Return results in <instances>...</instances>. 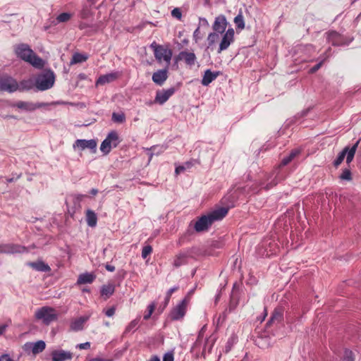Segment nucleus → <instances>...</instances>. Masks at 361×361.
I'll return each instance as SVG.
<instances>
[{"instance_id": "obj_1", "label": "nucleus", "mask_w": 361, "mask_h": 361, "mask_svg": "<svg viewBox=\"0 0 361 361\" xmlns=\"http://www.w3.org/2000/svg\"><path fill=\"white\" fill-rule=\"evenodd\" d=\"M228 208L219 207L207 214L202 216L195 224L194 229L200 233L206 231L216 221L224 219L228 214Z\"/></svg>"}, {"instance_id": "obj_2", "label": "nucleus", "mask_w": 361, "mask_h": 361, "mask_svg": "<svg viewBox=\"0 0 361 361\" xmlns=\"http://www.w3.org/2000/svg\"><path fill=\"white\" fill-rule=\"evenodd\" d=\"M14 51L18 58L28 62L34 67H43V60L34 53L28 44L24 43L17 44L14 47Z\"/></svg>"}, {"instance_id": "obj_3", "label": "nucleus", "mask_w": 361, "mask_h": 361, "mask_svg": "<svg viewBox=\"0 0 361 361\" xmlns=\"http://www.w3.org/2000/svg\"><path fill=\"white\" fill-rule=\"evenodd\" d=\"M55 75L52 71L46 70L35 78V86L38 90L44 91L51 88L54 84Z\"/></svg>"}, {"instance_id": "obj_4", "label": "nucleus", "mask_w": 361, "mask_h": 361, "mask_svg": "<svg viewBox=\"0 0 361 361\" xmlns=\"http://www.w3.org/2000/svg\"><path fill=\"white\" fill-rule=\"evenodd\" d=\"M35 317L37 320L42 321L44 324L49 325L58 319V314L54 308L44 306L36 310Z\"/></svg>"}, {"instance_id": "obj_5", "label": "nucleus", "mask_w": 361, "mask_h": 361, "mask_svg": "<svg viewBox=\"0 0 361 361\" xmlns=\"http://www.w3.org/2000/svg\"><path fill=\"white\" fill-rule=\"evenodd\" d=\"M359 143L360 140H357L351 147L348 146L344 147L334 161V166L337 168L343 162L345 156L346 163L349 164L353 160Z\"/></svg>"}, {"instance_id": "obj_6", "label": "nucleus", "mask_w": 361, "mask_h": 361, "mask_svg": "<svg viewBox=\"0 0 361 361\" xmlns=\"http://www.w3.org/2000/svg\"><path fill=\"white\" fill-rule=\"evenodd\" d=\"M18 90V83L13 78L5 75L0 77V91L14 92Z\"/></svg>"}, {"instance_id": "obj_7", "label": "nucleus", "mask_w": 361, "mask_h": 361, "mask_svg": "<svg viewBox=\"0 0 361 361\" xmlns=\"http://www.w3.org/2000/svg\"><path fill=\"white\" fill-rule=\"evenodd\" d=\"M326 40L334 47L348 45L350 41L343 35L335 30H331L326 33Z\"/></svg>"}, {"instance_id": "obj_8", "label": "nucleus", "mask_w": 361, "mask_h": 361, "mask_svg": "<svg viewBox=\"0 0 361 361\" xmlns=\"http://www.w3.org/2000/svg\"><path fill=\"white\" fill-rule=\"evenodd\" d=\"M152 44L151 47H154V52L155 58L161 61V60L165 61L169 63L172 57V51L170 49H165L161 45Z\"/></svg>"}, {"instance_id": "obj_9", "label": "nucleus", "mask_w": 361, "mask_h": 361, "mask_svg": "<svg viewBox=\"0 0 361 361\" xmlns=\"http://www.w3.org/2000/svg\"><path fill=\"white\" fill-rule=\"evenodd\" d=\"M187 305L188 300L184 298L171 311L169 314L171 319L175 321L182 319L185 314Z\"/></svg>"}, {"instance_id": "obj_10", "label": "nucleus", "mask_w": 361, "mask_h": 361, "mask_svg": "<svg viewBox=\"0 0 361 361\" xmlns=\"http://www.w3.org/2000/svg\"><path fill=\"white\" fill-rule=\"evenodd\" d=\"M176 92V88L171 87L167 90H161L157 91L156 97L153 103L159 104L160 105L164 104ZM152 102H150L149 104H152Z\"/></svg>"}, {"instance_id": "obj_11", "label": "nucleus", "mask_w": 361, "mask_h": 361, "mask_svg": "<svg viewBox=\"0 0 361 361\" xmlns=\"http://www.w3.org/2000/svg\"><path fill=\"white\" fill-rule=\"evenodd\" d=\"M97 142L95 140H83L78 139L73 144V148L75 149L78 147L80 150H84L85 149H89L92 153H95L97 152Z\"/></svg>"}, {"instance_id": "obj_12", "label": "nucleus", "mask_w": 361, "mask_h": 361, "mask_svg": "<svg viewBox=\"0 0 361 361\" xmlns=\"http://www.w3.org/2000/svg\"><path fill=\"white\" fill-rule=\"evenodd\" d=\"M222 39L219 44L218 53L227 49L230 44L234 41L235 32L233 28H228L224 33H223Z\"/></svg>"}, {"instance_id": "obj_13", "label": "nucleus", "mask_w": 361, "mask_h": 361, "mask_svg": "<svg viewBox=\"0 0 361 361\" xmlns=\"http://www.w3.org/2000/svg\"><path fill=\"white\" fill-rule=\"evenodd\" d=\"M27 248L16 244H0V253L14 254L27 252Z\"/></svg>"}, {"instance_id": "obj_14", "label": "nucleus", "mask_w": 361, "mask_h": 361, "mask_svg": "<svg viewBox=\"0 0 361 361\" xmlns=\"http://www.w3.org/2000/svg\"><path fill=\"white\" fill-rule=\"evenodd\" d=\"M196 59V56L193 52H189L187 51H180L175 57L176 62H178L179 61H184L185 64L190 66L195 65Z\"/></svg>"}, {"instance_id": "obj_15", "label": "nucleus", "mask_w": 361, "mask_h": 361, "mask_svg": "<svg viewBox=\"0 0 361 361\" xmlns=\"http://www.w3.org/2000/svg\"><path fill=\"white\" fill-rule=\"evenodd\" d=\"M228 25L226 18L224 15H219L214 19L212 25V29L214 32L223 34L226 32Z\"/></svg>"}, {"instance_id": "obj_16", "label": "nucleus", "mask_w": 361, "mask_h": 361, "mask_svg": "<svg viewBox=\"0 0 361 361\" xmlns=\"http://www.w3.org/2000/svg\"><path fill=\"white\" fill-rule=\"evenodd\" d=\"M51 357L53 361H66L73 358V353L63 350H56L52 351Z\"/></svg>"}, {"instance_id": "obj_17", "label": "nucleus", "mask_w": 361, "mask_h": 361, "mask_svg": "<svg viewBox=\"0 0 361 361\" xmlns=\"http://www.w3.org/2000/svg\"><path fill=\"white\" fill-rule=\"evenodd\" d=\"M13 106L18 109H20L32 111L37 109L44 106L45 104H44V103L34 104L32 102L19 101V102H16Z\"/></svg>"}, {"instance_id": "obj_18", "label": "nucleus", "mask_w": 361, "mask_h": 361, "mask_svg": "<svg viewBox=\"0 0 361 361\" xmlns=\"http://www.w3.org/2000/svg\"><path fill=\"white\" fill-rule=\"evenodd\" d=\"M168 78V70L167 68L161 69L157 71V72H154L152 75V81L158 85H162L164 82L167 80Z\"/></svg>"}, {"instance_id": "obj_19", "label": "nucleus", "mask_w": 361, "mask_h": 361, "mask_svg": "<svg viewBox=\"0 0 361 361\" xmlns=\"http://www.w3.org/2000/svg\"><path fill=\"white\" fill-rule=\"evenodd\" d=\"M27 265L37 271L49 272L51 271L50 267L42 260L28 262H27Z\"/></svg>"}, {"instance_id": "obj_20", "label": "nucleus", "mask_w": 361, "mask_h": 361, "mask_svg": "<svg viewBox=\"0 0 361 361\" xmlns=\"http://www.w3.org/2000/svg\"><path fill=\"white\" fill-rule=\"evenodd\" d=\"M83 197L84 195H71L68 199H66V204L67 207H68V203L70 200H71L73 204V206L72 207L71 209H68L69 212H72V214H73L77 209H80V202Z\"/></svg>"}, {"instance_id": "obj_21", "label": "nucleus", "mask_w": 361, "mask_h": 361, "mask_svg": "<svg viewBox=\"0 0 361 361\" xmlns=\"http://www.w3.org/2000/svg\"><path fill=\"white\" fill-rule=\"evenodd\" d=\"M220 73V71L212 72L210 69L206 70L201 81L202 85L204 86L209 85Z\"/></svg>"}, {"instance_id": "obj_22", "label": "nucleus", "mask_w": 361, "mask_h": 361, "mask_svg": "<svg viewBox=\"0 0 361 361\" xmlns=\"http://www.w3.org/2000/svg\"><path fill=\"white\" fill-rule=\"evenodd\" d=\"M300 153H301V149L299 148H295V149H292L287 156L284 157L282 159V160L279 164V167H282V166H285L288 165L295 157H298L300 154Z\"/></svg>"}, {"instance_id": "obj_23", "label": "nucleus", "mask_w": 361, "mask_h": 361, "mask_svg": "<svg viewBox=\"0 0 361 361\" xmlns=\"http://www.w3.org/2000/svg\"><path fill=\"white\" fill-rule=\"evenodd\" d=\"M115 292V286L113 283L104 284L101 287L100 294L101 297L104 300L109 299Z\"/></svg>"}, {"instance_id": "obj_24", "label": "nucleus", "mask_w": 361, "mask_h": 361, "mask_svg": "<svg viewBox=\"0 0 361 361\" xmlns=\"http://www.w3.org/2000/svg\"><path fill=\"white\" fill-rule=\"evenodd\" d=\"M95 279L96 275L93 272H85L79 275L77 280V284L82 285L92 283L95 280Z\"/></svg>"}, {"instance_id": "obj_25", "label": "nucleus", "mask_w": 361, "mask_h": 361, "mask_svg": "<svg viewBox=\"0 0 361 361\" xmlns=\"http://www.w3.org/2000/svg\"><path fill=\"white\" fill-rule=\"evenodd\" d=\"M283 307H276L271 316L269 320L267 322V325H271L274 323H279L283 320Z\"/></svg>"}, {"instance_id": "obj_26", "label": "nucleus", "mask_w": 361, "mask_h": 361, "mask_svg": "<svg viewBox=\"0 0 361 361\" xmlns=\"http://www.w3.org/2000/svg\"><path fill=\"white\" fill-rule=\"evenodd\" d=\"M255 343L261 349H267L271 345V338L269 336H257L255 340Z\"/></svg>"}, {"instance_id": "obj_27", "label": "nucleus", "mask_w": 361, "mask_h": 361, "mask_svg": "<svg viewBox=\"0 0 361 361\" xmlns=\"http://www.w3.org/2000/svg\"><path fill=\"white\" fill-rule=\"evenodd\" d=\"M189 257V254L187 252H180L176 255L174 257L173 265L178 268L182 265L186 264L188 263V259Z\"/></svg>"}, {"instance_id": "obj_28", "label": "nucleus", "mask_w": 361, "mask_h": 361, "mask_svg": "<svg viewBox=\"0 0 361 361\" xmlns=\"http://www.w3.org/2000/svg\"><path fill=\"white\" fill-rule=\"evenodd\" d=\"M86 221L90 227H95L97 223V216L95 212L91 209L86 212Z\"/></svg>"}, {"instance_id": "obj_29", "label": "nucleus", "mask_w": 361, "mask_h": 361, "mask_svg": "<svg viewBox=\"0 0 361 361\" xmlns=\"http://www.w3.org/2000/svg\"><path fill=\"white\" fill-rule=\"evenodd\" d=\"M113 147H116L121 142L118 134L116 131H111L106 137Z\"/></svg>"}, {"instance_id": "obj_30", "label": "nucleus", "mask_w": 361, "mask_h": 361, "mask_svg": "<svg viewBox=\"0 0 361 361\" xmlns=\"http://www.w3.org/2000/svg\"><path fill=\"white\" fill-rule=\"evenodd\" d=\"M87 320V317H82L75 319L71 324V329L75 331L82 330L83 329L84 324L86 322Z\"/></svg>"}, {"instance_id": "obj_31", "label": "nucleus", "mask_w": 361, "mask_h": 361, "mask_svg": "<svg viewBox=\"0 0 361 361\" xmlns=\"http://www.w3.org/2000/svg\"><path fill=\"white\" fill-rule=\"evenodd\" d=\"M116 73H110L100 76L97 80V85H104L116 78Z\"/></svg>"}, {"instance_id": "obj_32", "label": "nucleus", "mask_w": 361, "mask_h": 361, "mask_svg": "<svg viewBox=\"0 0 361 361\" xmlns=\"http://www.w3.org/2000/svg\"><path fill=\"white\" fill-rule=\"evenodd\" d=\"M93 6H90L87 2L85 4L80 11V16L82 19H87L92 15V8Z\"/></svg>"}, {"instance_id": "obj_33", "label": "nucleus", "mask_w": 361, "mask_h": 361, "mask_svg": "<svg viewBox=\"0 0 361 361\" xmlns=\"http://www.w3.org/2000/svg\"><path fill=\"white\" fill-rule=\"evenodd\" d=\"M32 354L37 355L42 353L46 348V343L44 341H38L33 343L32 345Z\"/></svg>"}, {"instance_id": "obj_34", "label": "nucleus", "mask_w": 361, "mask_h": 361, "mask_svg": "<svg viewBox=\"0 0 361 361\" xmlns=\"http://www.w3.org/2000/svg\"><path fill=\"white\" fill-rule=\"evenodd\" d=\"M35 82L32 79L24 80L18 85V90L20 91L29 90L33 87Z\"/></svg>"}, {"instance_id": "obj_35", "label": "nucleus", "mask_w": 361, "mask_h": 361, "mask_svg": "<svg viewBox=\"0 0 361 361\" xmlns=\"http://www.w3.org/2000/svg\"><path fill=\"white\" fill-rule=\"evenodd\" d=\"M233 21L236 25L237 29L243 30L245 28V22L242 11H240L239 13L234 18Z\"/></svg>"}, {"instance_id": "obj_36", "label": "nucleus", "mask_w": 361, "mask_h": 361, "mask_svg": "<svg viewBox=\"0 0 361 361\" xmlns=\"http://www.w3.org/2000/svg\"><path fill=\"white\" fill-rule=\"evenodd\" d=\"M111 120L116 123H123L126 121V115L123 112H114L111 116Z\"/></svg>"}, {"instance_id": "obj_37", "label": "nucleus", "mask_w": 361, "mask_h": 361, "mask_svg": "<svg viewBox=\"0 0 361 361\" xmlns=\"http://www.w3.org/2000/svg\"><path fill=\"white\" fill-rule=\"evenodd\" d=\"M111 148L112 147L110 145L109 142L107 140L106 138H105L100 145V150L102 151V152H103L104 154L106 155L111 152Z\"/></svg>"}, {"instance_id": "obj_38", "label": "nucleus", "mask_w": 361, "mask_h": 361, "mask_svg": "<svg viewBox=\"0 0 361 361\" xmlns=\"http://www.w3.org/2000/svg\"><path fill=\"white\" fill-rule=\"evenodd\" d=\"M219 34L216 32H210L207 37L208 47L212 46L219 39Z\"/></svg>"}, {"instance_id": "obj_39", "label": "nucleus", "mask_w": 361, "mask_h": 361, "mask_svg": "<svg viewBox=\"0 0 361 361\" xmlns=\"http://www.w3.org/2000/svg\"><path fill=\"white\" fill-rule=\"evenodd\" d=\"M87 59V57L83 54L76 53L73 56V59L71 61L72 63H78L85 61Z\"/></svg>"}, {"instance_id": "obj_40", "label": "nucleus", "mask_w": 361, "mask_h": 361, "mask_svg": "<svg viewBox=\"0 0 361 361\" xmlns=\"http://www.w3.org/2000/svg\"><path fill=\"white\" fill-rule=\"evenodd\" d=\"M139 321L137 319H134L129 323V324L126 326L124 334H128L131 331H135L137 329V326L138 325Z\"/></svg>"}, {"instance_id": "obj_41", "label": "nucleus", "mask_w": 361, "mask_h": 361, "mask_svg": "<svg viewBox=\"0 0 361 361\" xmlns=\"http://www.w3.org/2000/svg\"><path fill=\"white\" fill-rule=\"evenodd\" d=\"M341 180H352V173L349 169H345L343 170L342 173L339 176Z\"/></svg>"}, {"instance_id": "obj_42", "label": "nucleus", "mask_w": 361, "mask_h": 361, "mask_svg": "<svg viewBox=\"0 0 361 361\" xmlns=\"http://www.w3.org/2000/svg\"><path fill=\"white\" fill-rule=\"evenodd\" d=\"M204 329H205V326H203L201 329V330L200 331L198 336H197V338L193 345V348L196 349L198 348L199 345H200V344L203 340Z\"/></svg>"}, {"instance_id": "obj_43", "label": "nucleus", "mask_w": 361, "mask_h": 361, "mask_svg": "<svg viewBox=\"0 0 361 361\" xmlns=\"http://www.w3.org/2000/svg\"><path fill=\"white\" fill-rule=\"evenodd\" d=\"M71 15L70 13H62L57 16L56 20L59 23H64L68 21L71 19Z\"/></svg>"}, {"instance_id": "obj_44", "label": "nucleus", "mask_w": 361, "mask_h": 361, "mask_svg": "<svg viewBox=\"0 0 361 361\" xmlns=\"http://www.w3.org/2000/svg\"><path fill=\"white\" fill-rule=\"evenodd\" d=\"M178 289V286H174L171 288H170L167 293H166V298H165V304H164V306H166L169 302V300H170V298L171 297V295L173 294V293H174L175 291H176Z\"/></svg>"}, {"instance_id": "obj_45", "label": "nucleus", "mask_w": 361, "mask_h": 361, "mask_svg": "<svg viewBox=\"0 0 361 361\" xmlns=\"http://www.w3.org/2000/svg\"><path fill=\"white\" fill-rule=\"evenodd\" d=\"M152 252V247L151 245H145L143 247L142 250V257L143 259L147 258L148 255H149Z\"/></svg>"}, {"instance_id": "obj_46", "label": "nucleus", "mask_w": 361, "mask_h": 361, "mask_svg": "<svg viewBox=\"0 0 361 361\" xmlns=\"http://www.w3.org/2000/svg\"><path fill=\"white\" fill-rule=\"evenodd\" d=\"M171 16L173 17V18H176L178 20H180L181 17H182V13H181V11L180 8H175L172 10L171 11Z\"/></svg>"}, {"instance_id": "obj_47", "label": "nucleus", "mask_w": 361, "mask_h": 361, "mask_svg": "<svg viewBox=\"0 0 361 361\" xmlns=\"http://www.w3.org/2000/svg\"><path fill=\"white\" fill-rule=\"evenodd\" d=\"M353 352L348 349H345L344 351V360L345 361H353Z\"/></svg>"}, {"instance_id": "obj_48", "label": "nucleus", "mask_w": 361, "mask_h": 361, "mask_svg": "<svg viewBox=\"0 0 361 361\" xmlns=\"http://www.w3.org/2000/svg\"><path fill=\"white\" fill-rule=\"evenodd\" d=\"M32 345H33V343L32 342H27L26 343L24 344L23 348V350L26 352V353H30V352H32Z\"/></svg>"}, {"instance_id": "obj_49", "label": "nucleus", "mask_w": 361, "mask_h": 361, "mask_svg": "<svg viewBox=\"0 0 361 361\" xmlns=\"http://www.w3.org/2000/svg\"><path fill=\"white\" fill-rule=\"evenodd\" d=\"M115 312H116V307L113 306V307L109 308L108 310H105L104 313L107 317H112L114 315Z\"/></svg>"}, {"instance_id": "obj_50", "label": "nucleus", "mask_w": 361, "mask_h": 361, "mask_svg": "<svg viewBox=\"0 0 361 361\" xmlns=\"http://www.w3.org/2000/svg\"><path fill=\"white\" fill-rule=\"evenodd\" d=\"M173 353H167L164 354L163 357V361H173Z\"/></svg>"}, {"instance_id": "obj_51", "label": "nucleus", "mask_w": 361, "mask_h": 361, "mask_svg": "<svg viewBox=\"0 0 361 361\" xmlns=\"http://www.w3.org/2000/svg\"><path fill=\"white\" fill-rule=\"evenodd\" d=\"M322 63H323V61H321V62L317 63L316 65H314L313 67H312L310 69V73H314L315 72H317L321 68Z\"/></svg>"}, {"instance_id": "obj_52", "label": "nucleus", "mask_w": 361, "mask_h": 361, "mask_svg": "<svg viewBox=\"0 0 361 361\" xmlns=\"http://www.w3.org/2000/svg\"><path fill=\"white\" fill-rule=\"evenodd\" d=\"M77 348L82 350V349H89L90 348V342H85L83 343H80L77 345Z\"/></svg>"}, {"instance_id": "obj_53", "label": "nucleus", "mask_w": 361, "mask_h": 361, "mask_svg": "<svg viewBox=\"0 0 361 361\" xmlns=\"http://www.w3.org/2000/svg\"><path fill=\"white\" fill-rule=\"evenodd\" d=\"M200 27H197L193 33V37H194V39L195 40V42H197L201 38V37L200 36Z\"/></svg>"}, {"instance_id": "obj_54", "label": "nucleus", "mask_w": 361, "mask_h": 361, "mask_svg": "<svg viewBox=\"0 0 361 361\" xmlns=\"http://www.w3.org/2000/svg\"><path fill=\"white\" fill-rule=\"evenodd\" d=\"M186 169L185 166H179L176 168L175 172L176 174H179L180 172L184 171Z\"/></svg>"}, {"instance_id": "obj_55", "label": "nucleus", "mask_w": 361, "mask_h": 361, "mask_svg": "<svg viewBox=\"0 0 361 361\" xmlns=\"http://www.w3.org/2000/svg\"><path fill=\"white\" fill-rule=\"evenodd\" d=\"M277 183H278V182H277V181H274H274H272L271 183H270L267 184V185L265 186V188H265V190H269L270 188H271L272 187H274V186L276 185H277Z\"/></svg>"}, {"instance_id": "obj_56", "label": "nucleus", "mask_w": 361, "mask_h": 361, "mask_svg": "<svg viewBox=\"0 0 361 361\" xmlns=\"http://www.w3.org/2000/svg\"><path fill=\"white\" fill-rule=\"evenodd\" d=\"M238 305V302H234L233 299H231V302H230V305H229V309L230 310H233L235 308V307L237 306Z\"/></svg>"}, {"instance_id": "obj_57", "label": "nucleus", "mask_w": 361, "mask_h": 361, "mask_svg": "<svg viewBox=\"0 0 361 361\" xmlns=\"http://www.w3.org/2000/svg\"><path fill=\"white\" fill-rule=\"evenodd\" d=\"M105 268H106V269L107 271H111V272H112V271H115V267H114V266H113V265L109 264H106L105 265Z\"/></svg>"}, {"instance_id": "obj_58", "label": "nucleus", "mask_w": 361, "mask_h": 361, "mask_svg": "<svg viewBox=\"0 0 361 361\" xmlns=\"http://www.w3.org/2000/svg\"><path fill=\"white\" fill-rule=\"evenodd\" d=\"M2 359H6V361H14L13 359H11L8 355H2L0 356V361L2 360Z\"/></svg>"}, {"instance_id": "obj_59", "label": "nucleus", "mask_w": 361, "mask_h": 361, "mask_svg": "<svg viewBox=\"0 0 361 361\" xmlns=\"http://www.w3.org/2000/svg\"><path fill=\"white\" fill-rule=\"evenodd\" d=\"M155 308V305L154 304H151L148 306V312H150L151 314H152Z\"/></svg>"}, {"instance_id": "obj_60", "label": "nucleus", "mask_w": 361, "mask_h": 361, "mask_svg": "<svg viewBox=\"0 0 361 361\" xmlns=\"http://www.w3.org/2000/svg\"><path fill=\"white\" fill-rule=\"evenodd\" d=\"M149 361H160V359L157 355H153L151 357Z\"/></svg>"}, {"instance_id": "obj_61", "label": "nucleus", "mask_w": 361, "mask_h": 361, "mask_svg": "<svg viewBox=\"0 0 361 361\" xmlns=\"http://www.w3.org/2000/svg\"><path fill=\"white\" fill-rule=\"evenodd\" d=\"M99 0H87V4L90 6H94Z\"/></svg>"}, {"instance_id": "obj_62", "label": "nucleus", "mask_w": 361, "mask_h": 361, "mask_svg": "<svg viewBox=\"0 0 361 361\" xmlns=\"http://www.w3.org/2000/svg\"><path fill=\"white\" fill-rule=\"evenodd\" d=\"M207 343H208V339L207 338V339L204 341V348H203V350H202V354L204 356V354H205V351H206V348H207Z\"/></svg>"}, {"instance_id": "obj_63", "label": "nucleus", "mask_w": 361, "mask_h": 361, "mask_svg": "<svg viewBox=\"0 0 361 361\" xmlns=\"http://www.w3.org/2000/svg\"><path fill=\"white\" fill-rule=\"evenodd\" d=\"M98 192V190L95 188H92L91 190H90V194L92 195H96Z\"/></svg>"}, {"instance_id": "obj_64", "label": "nucleus", "mask_w": 361, "mask_h": 361, "mask_svg": "<svg viewBox=\"0 0 361 361\" xmlns=\"http://www.w3.org/2000/svg\"><path fill=\"white\" fill-rule=\"evenodd\" d=\"M151 315H152L151 313L148 312L147 314L144 315L143 318L145 320H147L150 318Z\"/></svg>"}]
</instances>
